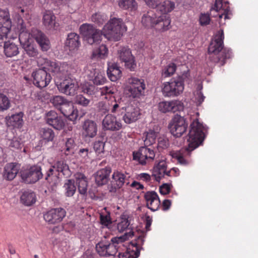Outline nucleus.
I'll return each instance as SVG.
<instances>
[{"label":"nucleus","mask_w":258,"mask_h":258,"mask_svg":"<svg viewBox=\"0 0 258 258\" xmlns=\"http://www.w3.org/2000/svg\"><path fill=\"white\" fill-rule=\"evenodd\" d=\"M45 118L47 124L57 130H62L65 125L63 118L54 111L48 112Z\"/></svg>","instance_id":"nucleus-18"},{"label":"nucleus","mask_w":258,"mask_h":258,"mask_svg":"<svg viewBox=\"0 0 258 258\" xmlns=\"http://www.w3.org/2000/svg\"><path fill=\"white\" fill-rule=\"evenodd\" d=\"M23 113L20 112L16 114L12 115L7 119V124L9 126L13 128H20L23 124Z\"/></svg>","instance_id":"nucleus-34"},{"label":"nucleus","mask_w":258,"mask_h":258,"mask_svg":"<svg viewBox=\"0 0 258 258\" xmlns=\"http://www.w3.org/2000/svg\"><path fill=\"white\" fill-rule=\"evenodd\" d=\"M111 172V169L109 167H106L99 170L95 175L96 184L98 185H103L107 183Z\"/></svg>","instance_id":"nucleus-30"},{"label":"nucleus","mask_w":258,"mask_h":258,"mask_svg":"<svg viewBox=\"0 0 258 258\" xmlns=\"http://www.w3.org/2000/svg\"><path fill=\"white\" fill-rule=\"evenodd\" d=\"M146 207L152 211H157L161 205L158 194L154 191H149L144 194Z\"/></svg>","instance_id":"nucleus-23"},{"label":"nucleus","mask_w":258,"mask_h":258,"mask_svg":"<svg viewBox=\"0 0 258 258\" xmlns=\"http://www.w3.org/2000/svg\"><path fill=\"white\" fill-rule=\"evenodd\" d=\"M107 18V16L105 14L97 12L92 15L91 19L92 22L100 26L103 25Z\"/></svg>","instance_id":"nucleus-48"},{"label":"nucleus","mask_w":258,"mask_h":258,"mask_svg":"<svg viewBox=\"0 0 258 258\" xmlns=\"http://www.w3.org/2000/svg\"><path fill=\"white\" fill-rule=\"evenodd\" d=\"M20 200L23 204L27 206H31L36 202V195L30 190L24 191L21 196Z\"/></svg>","instance_id":"nucleus-36"},{"label":"nucleus","mask_w":258,"mask_h":258,"mask_svg":"<svg viewBox=\"0 0 258 258\" xmlns=\"http://www.w3.org/2000/svg\"><path fill=\"white\" fill-rule=\"evenodd\" d=\"M204 126L198 119L194 120L190 124V130L188 134V147L179 151H171L170 155L176 159L181 165H187L188 161L186 159L190 156V152L199 147L203 142L205 138L203 132Z\"/></svg>","instance_id":"nucleus-1"},{"label":"nucleus","mask_w":258,"mask_h":258,"mask_svg":"<svg viewBox=\"0 0 258 258\" xmlns=\"http://www.w3.org/2000/svg\"><path fill=\"white\" fill-rule=\"evenodd\" d=\"M10 106L9 98L4 94L0 93V111L8 109Z\"/></svg>","instance_id":"nucleus-57"},{"label":"nucleus","mask_w":258,"mask_h":258,"mask_svg":"<svg viewBox=\"0 0 258 258\" xmlns=\"http://www.w3.org/2000/svg\"><path fill=\"white\" fill-rule=\"evenodd\" d=\"M158 107L159 110L163 113H174L183 109L182 103L178 100L161 101L158 103Z\"/></svg>","instance_id":"nucleus-17"},{"label":"nucleus","mask_w":258,"mask_h":258,"mask_svg":"<svg viewBox=\"0 0 258 258\" xmlns=\"http://www.w3.org/2000/svg\"><path fill=\"white\" fill-rule=\"evenodd\" d=\"M68 100L63 97L61 96H55L53 97L51 102L54 106L59 110L62 105H63Z\"/></svg>","instance_id":"nucleus-54"},{"label":"nucleus","mask_w":258,"mask_h":258,"mask_svg":"<svg viewBox=\"0 0 258 258\" xmlns=\"http://www.w3.org/2000/svg\"><path fill=\"white\" fill-rule=\"evenodd\" d=\"M60 112L70 120L75 121L78 116V110L75 108L73 103L69 101L64 103L59 109Z\"/></svg>","instance_id":"nucleus-27"},{"label":"nucleus","mask_w":258,"mask_h":258,"mask_svg":"<svg viewBox=\"0 0 258 258\" xmlns=\"http://www.w3.org/2000/svg\"><path fill=\"white\" fill-rule=\"evenodd\" d=\"M92 81L94 85H102L107 81V79L104 73L95 72Z\"/></svg>","instance_id":"nucleus-50"},{"label":"nucleus","mask_w":258,"mask_h":258,"mask_svg":"<svg viewBox=\"0 0 258 258\" xmlns=\"http://www.w3.org/2000/svg\"><path fill=\"white\" fill-rule=\"evenodd\" d=\"M55 84L60 92L68 96H74L78 88L76 79L67 75L56 79Z\"/></svg>","instance_id":"nucleus-6"},{"label":"nucleus","mask_w":258,"mask_h":258,"mask_svg":"<svg viewBox=\"0 0 258 258\" xmlns=\"http://www.w3.org/2000/svg\"><path fill=\"white\" fill-rule=\"evenodd\" d=\"M176 70V66L174 63H170L165 67L162 72L164 77H168L173 75Z\"/></svg>","instance_id":"nucleus-55"},{"label":"nucleus","mask_w":258,"mask_h":258,"mask_svg":"<svg viewBox=\"0 0 258 258\" xmlns=\"http://www.w3.org/2000/svg\"><path fill=\"white\" fill-rule=\"evenodd\" d=\"M108 54L107 47L106 45L102 44L93 50L91 57L95 59H105L107 57Z\"/></svg>","instance_id":"nucleus-38"},{"label":"nucleus","mask_w":258,"mask_h":258,"mask_svg":"<svg viewBox=\"0 0 258 258\" xmlns=\"http://www.w3.org/2000/svg\"><path fill=\"white\" fill-rule=\"evenodd\" d=\"M41 167L38 165H33L29 168L22 169L20 171L21 177L26 183L37 182L43 177Z\"/></svg>","instance_id":"nucleus-10"},{"label":"nucleus","mask_w":258,"mask_h":258,"mask_svg":"<svg viewBox=\"0 0 258 258\" xmlns=\"http://www.w3.org/2000/svg\"><path fill=\"white\" fill-rule=\"evenodd\" d=\"M64 194L67 197H72L76 192V186L75 181L72 179H68L64 184Z\"/></svg>","instance_id":"nucleus-41"},{"label":"nucleus","mask_w":258,"mask_h":258,"mask_svg":"<svg viewBox=\"0 0 258 258\" xmlns=\"http://www.w3.org/2000/svg\"><path fill=\"white\" fill-rule=\"evenodd\" d=\"M79 32H99L91 24L84 23L79 28Z\"/></svg>","instance_id":"nucleus-60"},{"label":"nucleus","mask_w":258,"mask_h":258,"mask_svg":"<svg viewBox=\"0 0 258 258\" xmlns=\"http://www.w3.org/2000/svg\"><path fill=\"white\" fill-rule=\"evenodd\" d=\"M144 242V237L140 235L135 240L131 242L129 247L124 252H119V258H137L140 253L141 246Z\"/></svg>","instance_id":"nucleus-11"},{"label":"nucleus","mask_w":258,"mask_h":258,"mask_svg":"<svg viewBox=\"0 0 258 258\" xmlns=\"http://www.w3.org/2000/svg\"><path fill=\"white\" fill-rule=\"evenodd\" d=\"M106 102L108 103V109L111 113H115L120 107V101L119 100L117 101L114 97H110Z\"/></svg>","instance_id":"nucleus-49"},{"label":"nucleus","mask_w":258,"mask_h":258,"mask_svg":"<svg viewBox=\"0 0 258 258\" xmlns=\"http://www.w3.org/2000/svg\"><path fill=\"white\" fill-rule=\"evenodd\" d=\"M40 134L41 138L45 142L52 141L55 137L53 131L49 128H43L41 130Z\"/></svg>","instance_id":"nucleus-45"},{"label":"nucleus","mask_w":258,"mask_h":258,"mask_svg":"<svg viewBox=\"0 0 258 258\" xmlns=\"http://www.w3.org/2000/svg\"><path fill=\"white\" fill-rule=\"evenodd\" d=\"M107 74L108 78L112 82H115L121 77V71L116 63H108Z\"/></svg>","instance_id":"nucleus-32"},{"label":"nucleus","mask_w":258,"mask_h":258,"mask_svg":"<svg viewBox=\"0 0 258 258\" xmlns=\"http://www.w3.org/2000/svg\"><path fill=\"white\" fill-rule=\"evenodd\" d=\"M171 172L167 171L166 162L162 160L154 165L152 176L156 181H160L162 178L172 175Z\"/></svg>","instance_id":"nucleus-20"},{"label":"nucleus","mask_w":258,"mask_h":258,"mask_svg":"<svg viewBox=\"0 0 258 258\" xmlns=\"http://www.w3.org/2000/svg\"><path fill=\"white\" fill-rule=\"evenodd\" d=\"M16 37L18 35L19 40L21 45L24 47L29 44L30 33H15Z\"/></svg>","instance_id":"nucleus-56"},{"label":"nucleus","mask_w":258,"mask_h":258,"mask_svg":"<svg viewBox=\"0 0 258 258\" xmlns=\"http://www.w3.org/2000/svg\"><path fill=\"white\" fill-rule=\"evenodd\" d=\"M224 33H215L212 37L208 47L209 58L213 62L225 63L226 59L230 58L231 50L224 47Z\"/></svg>","instance_id":"nucleus-2"},{"label":"nucleus","mask_w":258,"mask_h":258,"mask_svg":"<svg viewBox=\"0 0 258 258\" xmlns=\"http://www.w3.org/2000/svg\"><path fill=\"white\" fill-rule=\"evenodd\" d=\"M103 30L105 32H125L127 31V26L122 19L114 18L104 26Z\"/></svg>","instance_id":"nucleus-19"},{"label":"nucleus","mask_w":258,"mask_h":258,"mask_svg":"<svg viewBox=\"0 0 258 258\" xmlns=\"http://www.w3.org/2000/svg\"><path fill=\"white\" fill-rule=\"evenodd\" d=\"M37 63L44 70L52 73L56 79L68 75L69 67L66 63H60L56 60H51L42 57L38 58Z\"/></svg>","instance_id":"nucleus-5"},{"label":"nucleus","mask_w":258,"mask_h":258,"mask_svg":"<svg viewBox=\"0 0 258 258\" xmlns=\"http://www.w3.org/2000/svg\"><path fill=\"white\" fill-rule=\"evenodd\" d=\"M100 94L101 96H105L106 100L110 97H114L113 95L117 92L116 87L113 85L105 86L101 88Z\"/></svg>","instance_id":"nucleus-44"},{"label":"nucleus","mask_w":258,"mask_h":258,"mask_svg":"<svg viewBox=\"0 0 258 258\" xmlns=\"http://www.w3.org/2000/svg\"><path fill=\"white\" fill-rule=\"evenodd\" d=\"M16 18L17 21L16 26L17 30H16L15 32H27L26 27L24 23L23 19L19 15L16 16Z\"/></svg>","instance_id":"nucleus-58"},{"label":"nucleus","mask_w":258,"mask_h":258,"mask_svg":"<svg viewBox=\"0 0 258 258\" xmlns=\"http://www.w3.org/2000/svg\"><path fill=\"white\" fill-rule=\"evenodd\" d=\"M125 112L122 117L125 123L130 124L139 119L141 113L140 109L138 106L130 104L125 107Z\"/></svg>","instance_id":"nucleus-21"},{"label":"nucleus","mask_w":258,"mask_h":258,"mask_svg":"<svg viewBox=\"0 0 258 258\" xmlns=\"http://www.w3.org/2000/svg\"><path fill=\"white\" fill-rule=\"evenodd\" d=\"M26 52V53L30 56V57H36L38 54V51L37 49L34 47L33 45L31 44L30 43L29 44L26 45V46L23 47Z\"/></svg>","instance_id":"nucleus-61"},{"label":"nucleus","mask_w":258,"mask_h":258,"mask_svg":"<svg viewBox=\"0 0 258 258\" xmlns=\"http://www.w3.org/2000/svg\"><path fill=\"white\" fill-rule=\"evenodd\" d=\"M104 129L110 131H118L122 127L120 121H118L115 116L108 114L105 116L102 121Z\"/></svg>","instance_id":"nucleus-25"},{"label":"nucleus","mask_w":258,"mask_h":258,"mask_svg":"<svg viewBox=\"0 0 258 258\" xmlns=\"http://www.w3.org/2000/svg\"><path fill=\"white\" fill-rule=\"evenodd\" d=\"M83 40L89 44L98 43L101 39V33H81Z\"/></svg>","instance_id":"nucleus-42"},{"label":"nucleus","mask_w":258,"mask_h":258,"mask_svg":"<svg viewBox=\"0 0 258 258\" xmlns=\"http://www.w3.org/2000/svg\"><path fill=\"white\" fill-rule=\"evenodd\" d=\"M214 11L218 13L220 18H222L224 16V19H229L232 16V12L230 10V8L228 6L224 8L222 0H215L214 7L211 9V12Z\"/></svg>","instance_id":"nucleus-29"},{"label":"nucleus","mask_w":258,"mask_h":258,"mask_svg":"<svg viewBox=\"0 0 258 258\" xmlns=\"http://www.w3.org/2000/svg\"><path fill=\"white\" fill-rule=\"evenodd\" d=\"M130 225L128 219L125 216H122L117 224V229L118 232H122L128 228Z\"/></svg>","instance_id":"nucleus-52"},{"label":"nucleus","mask_w":258,"mask_h":258,"mask_svg":"<svg viewBox=\"0 0 258 258\" xmlns=\"http://www.w3.org/2000/svg\"><path fill=\"white\" fill-rule=\"evenodd\" d=\"M117 57L121 62L124 63L126 69L131 71H135L137 67L135 57L128 47L120 46L117 51Z\"/></svg>","instance_id":"nucleus-9"},{"label":"nucleus","mask_w":258,"mask_h":258,"mask_svg":"<svg viewBox=\"0 0 258 258\" xmlns=\"http://www.w3.org/2000/svg\"><path fill=\"white\" fill-rule=\"evenodd\" d=\"M91 151L88 148H82L78 152L79 156L82 158L83 162H85L90 158Z\"/></svg>","instance_id":"nucleus-62"},{"label":"nucleus","mask_w":258,"mask_h":258,"mask_svg":"<svg viewBox=\"0 0 258 258\" xmlns=\"http://www.w3.org/2000/svg\"><path fill=\"white\" fill-rule=\"evenodd\" d=\"M187 123L183 117L176 115L169 124L171 133L175 137H180L186 131Z\"/></svg>","instance_id":"nucleus-12"},{"label":"nucleus","mask_w":258,"mask_h":258,"mask_svg":"<svg viewBox=\"0 0 258 258\" xmlns=\"http://www.w3.org/2000/svg\"><path fill=\"white\" fill-rule=\"evenodd\" d=\"M55 16L51 11H46L43 17V23L47 30H55L58 25L55 21Z\"/></svg>","instance_id":"nucleus-31"},{"label":"nucleus","mask_w":258,"mask_h":258,"mask_svg":"<svg viewBox=\"0 0 258 258\" xmlns=\"http://www.w3.org/2000/svg\"><path fill=\"white\" fill-rule=\"evenodd\" d=\"M35 39L43 51H46L50 48V41L44 33H36Z\"/></svg>","instance_id":"nucleus-37"},{"label":"nucleus","mask_w":258,"mask_h":258,"mask_svg":"<svg viewBox=\"0 0 258 258\" xmlns=\"http://www.w3.org/2000/svg\"><path fill=\"white\" fill-rule=\"evenodd\" d=\"M142 23L145 27H155L157 31L163 32L169 29L171 21L168 15H161L157 17L151 12L143 15Z\"/></svg>","instance_id":"nucleus-4"},{"label":"nucleus","mask_w":258,"mask_h":258,"mask_svg":"<svg viewBox=\"0 0 258 258\" xmlns=\"http://www.w3.org/2000/svg\"><path fill=\"white\" fill-rule=\"evenodd\" d=\"M19 169L20 166L16 163L7 164L4 168V178L8 180H13L18 174Z\"/></svg>","instance_id":"nucleus-33"},{"label":"nucleus","mask_w":258,"mask_h":258,"mask_svg":"<svg viewBox=\"0 0 258 258\" xmlns=\"http://www.w3.org/2000/svg\"><path fill=\"white\" fill-rule=\"evenodd\" d=\"M210 17L209 14L201 13L199 17V23L201 26H204L210 22Z\"/></svg>","instance_id":"nucleus-64"},{"label":"nucleus","mask_w":258,"mask_h":258,"mask_svg":"<svg viewBox=\"0 0 258 258\" xmlns=\"http://www.w3.org/2000/svg\"><path fill=\"white\" fill-rule=\"evenodd\" d=\"M118 5L120 8L131 11H135L138 8V4L135 0H122Z\"/></svg>","instance_id":"nucleus-47"},{"label":"nucleus","mask_w":258,"mask_h":258,"mask_svg":"<svg viewBox=\"0 0 258 258\" xmlns=\"http://www.w3.org/2000/svg\"><path fill=\"white\" fill-rule=\"evenodd\" d=\"M128 91L133 97H139L144 93L146 85L143 79L131 77L128 79Z\"/></svg>","instance_id":"nucleus-13"},{"label":"nucleus","mask_w":258,"mask_h":258,"mask_svg":"<svg viewBox=\"0 0 258 258\" xmlns=\"http://www.w3.org/2000/svg\"><path fill=\"white\" fill-rule=\"evenodd\" d=\"M100 220L102 225L104 226H108L111 223V220L110 218V213L105 212V213L102 212L100 214Z\"/></svg>","instance_id":"nucleus-59"},{"label":"nucleus","mask_w":258,"mask_h":258,"mask_svg":"<svg viewBox=\"0 0 258 258\" xmlns=\"http://www.w3.org/2000/svg\"><path fill=\"white\" fill-rule=\"evenodd\" d=\"M12 21L8 9H0V32H10Z\"/></svg>","instance_id":"nucleus-28"},{"label":"nucleus","mask_w":258,"mask_h":258,"mask_svg":"<svg viewBox=\"0 0 258 258\" xmlns=\"http://www.w3.org/2000/svg\"><path fill=\"white\" fill-rule=\"evenodd\" d=\"M7 144L13 151L21 150L24 146L23 142L21 141V139L18 138H14L11 140H9Z\"/></svg>","instance_id":"nucleus-46"},{"label":"nucleus","mask_w":258,"mask_h":258,"mask_svg":"<svg viewBox=\"0 0 258 258\" xmlns=\"http://www.w3.org/2000/svg\"><path fill=\"white\" fill-rule=\"evenodd\" d=\"M104 37L111 41H119L122 35L121 33H101Z\"/></svg>","instance_id":"nucleus-63"},{"label":"nucleus","mask_w":258,"mask_h":258,"mask_svg":"<svg viewBox=\"0 0 258 258\" xmlns=\"http://www.w3.org/2000/svg\"><path fill=\"white\" fill-rule=\"evenodd\" d=\"M80 36L77 33H69L66 44L69 47L70 50H73L79 47L80 45Z\"/></svg>","instance_id":"nucleus-40"},{"label":"nucleus","mask_w":258,"mask_h":258,"mask_svg":"<svg viewBox=\"0 0 258 258\" xmlns=\"http://www.w3.org/2000/svg\"><path fill=\"white\" fill-rule=\"evenodd\" d=\"M155 156V151L154 148L150 146L141 147L138 152H134L133 159L139 162L143 165L152 162L154 160Z\"/></svg>","instance_id":"nucleus-8"},{"label":"nucleus","mask_w":258,"mask_h":258,"mask_svg":"<svg viewBox=\"0 0 258 258\" xmlns=\"http://www.w3.org/2000/svg\"><path fill=\"white\" fill-rule=\"evenodd\" d=\"M112 182L115 185V188H120L124 184L126 185L130 183V175L126 172H122L118 170L113 172L112 175Z\"/></svg>","instance_id":"nucleus-24"},{"label":"nucleus","mask_w":258,"mask_h":258,"mask_svg":"<svg viewBox=\"0 0 258 258\" xmlns=\"http://www.w3.org/2000/svg\"><path fill=\"white\" fill-rule=\"evenodd\" d=\"M74 103L83 107H87L91 102V100L86 98L82 94H79L74 99Z\"/></svg>","instance_id":"nucleus-53"},{"label":"nucleus","mask_w":258,"mask_h":258,"mask_svg":"<svg viewBox=\"0 0 258 258\" xmlns=\"http://www.w3.org/2000/svg\"><path fill=\"white\" fill-rule=\"evenodd\" d=\"M184 84L182 77H179L176 80H171L170 82L164 84L162 92L165 96H177L182 92Z\"/></svg>","instance_id":"nucleus-7"},{"label":"nucleus","mask_w":258,"mask_h":258,"mask_svg":"<svg viewBox=\"0 0 258 258\" xmlns=\"http://www.w3.org/2000/svg\"><path fill=\"white\" fill-rule=\"evenodd\" d=\"M75 143L74 140L69 138L66 142L65 146L63 149L66 155H71L74 153Z\"/></svg>","instance_id":"nucleus-51"},{"label":"nucleus","mask_w":258,"mask_h":258,"mask_svg":"<svg viewBox=\"0 0 258 258\" xmlns=\"http://www.w3.org/2000/svg\"><path fill=\"white\" fill-rule=\"evenodd\" d=\"M158 132L152 130H149L145 133V138L144 140V145L150 146L155 143L158 135Z\"/></svg>","instance_id":"nucleus-43"},{"label":"nucleus","mask_w":258,"mask_h":258,"mask_svg":"<svg viewBox=\"0 0 258 258\" xmlns=\"http://www.w3.org/2000/svg\"><path fill=\"white\" fill-rule=\"evenodd\" d=\"M133 236V232L130 231L123 236L114 237L109 241L106 239H102L96 245V250L101 256H114L118 251V248L123 245L124 241Z\"/></svg>","instance_id":"nucleus-3"},{"label":"nucleus","mask_w":258,"mask_h":258,"mask_svg":"<svg viewBox=\"0 0 258 258\" xmlns=\"http://www.w3.org/2000/svg\"><path fill=\"white\" fill-rule=\"evenodd\" d=\"M10 33H0V44L5 42L4 52L7 57H13L17 55L19 51V48L15 44L10 41H6L8 34Z\"/></svg>","instance_id":"nucleus-22"},{"label":"nucleus","mask_w":258,"mask_h":258,"mask_svg":"<svg viewBox=\"0 0 258 258\" xmlns=\"http://www.w3.org/2000/svg\"><path fill=\"white\" fill-rule=\"evenodd\" d=\"M96 123L92 120L86 119L82 124V135L86 138H93L97 133Z\"/></svg>","instance_id":"nucleus-26"},{"label":"nucleus","mask_w":258,"mask_h":258,"mask_svg":"<svg viewBox=\"0 0 258 258\" xmlns=\"http://www.w3.org/2000/svg\"><path fill=\"white\" fill-rule=\"evenodd\" d=\"M54 171L57 172L58 175L61 174L64 177L67 178L71 175V171L70 170L68 165L64 160L57 161L54 165L48 170L45 179L48 181H50L49 178L53 176Z\"/></svg>","instance_id":"nucleus-14"},{"label":"nucleus","mask_w":258,"mask_h":258,"mask_svg":"<svg viewBox=\"0 0 258 258\" xmlns=\"http://www.w3.org/2000/svg\"><path fill=\"white\" fill-rule=\"evenodd\" d=\"M175 8V3L169 0H165L162 2H159L156 9L157 11L160 12L161 15H167Z\"/></svg>","instance_id":"nucleus-35"},{"label":"nucleus","mask_w":258,"mask_h":258,"mask_svg":"<svg viewBox=\"0 0 258 258\" xmlns=\"http://www.w3.org/2000/svg\"><path fill=\"white\" fill-rule=\"evenodd\" d=\"M76 183L78 186V190L80 194L85 195L87 190V181L86 176L82 173L76 175Z\"/></svg>","instance_id":"nucleus-39"},{"label":"nucleus","mask_w":258,"mask_h":258,"mask_svg":"<svg viewBox=\"0 0 258 258\" xmlns=\"http://www.w3.org/2000/svg\"><path fill=\"white\" fill-rule=\"evenodd\" d=\"M66 212L61 208H54L49 210L44 214V219L50 224L60 222L66 216Z\"/></svg>","instance_id":"nucleus-16"},{"label":"nucleus","mask_w":258,"mask_h":258,"mask_svg":"<svg viewBox=\"0 0 258 258\" xmlns=\"http://www.w3.org/2000/svg\"><path fill=\"white\" fill-rule=\"evenodd\" d=\"M32 77L33 79L34 85L40 88L47 86L51 80L50 75L43 69H38L33 72Z\"/></svg>","instance_id":"nucleus-15"}]
</instances>
